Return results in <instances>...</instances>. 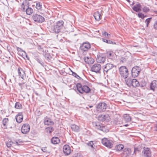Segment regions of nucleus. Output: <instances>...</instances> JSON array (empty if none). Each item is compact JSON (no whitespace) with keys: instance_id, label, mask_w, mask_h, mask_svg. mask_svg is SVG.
<instances>
[{"instance_id":"obj_1","label":"nucleus","mask_w":157,"mask_h":157,"mask_svg":"<svg viewBox=\"0 0 157 157\" xmlns=\"http://www.w3.org/2000/svg\"><path fill=\"white\" fill-rule=\"evenodd\" d=\"M64 22L62 20H60L57 21L56 24L51 27V32L58 33L60 32L61 29L63 26Z\"/></svg>"},{"instance_id":"obj_2","label":"nucleus","mask_w":157,"mask_h":157,"mask_svg":"<svg viewBox=\"0 0 157 157\" xmlns=\"http://www.w3.org/2000/svg\"><path fill=\"white\" fill-rule=\"evenodd\" d=\"M29 3L27 0H24L21 5V9L22 11H25L27 14L30 15L33 12V9L29 7Z\"/></svg>"},{"instance_id":"obj_3","label":"nucleus","mask_w":157,"mask_h":157,"mask_svg":"<svg viewBox=\"0 0 157 157\" xmlns=\"http://www.w3.org/2000/svg\"><path fill=\"white\" fill-rule=\"evenodd\" d=\"M76 87L78 92L81 94L84 93H88L90 91V89L88 86L86 85L82 86L81 84L79 83L77 84Z\"/></svg>"},{"instance_id":"obj_4","label":"nucleus","mask_w":157,"mask_h":157,"mask_svg":"<svg viewBox=\"0 0 157 157\" xmlns=\"http://www.w3.org/2000/svg\"><path fill=\"white\" fill-rule=\"evenodd\" d=\"M119 73L121 77L123 78L126 79L128 76V70L126 67L124 66H122L119 68Z\"/></svg>"},{"instance_id":"obj_5","label":"nucleus","mask_w":157,"mask_h":157,"mask_svg":"<svg viewBox=\"0 0 157 157\" xmlns=\"http://www.w3.org/2000/svg\"><path fill=\"white\" fill-rule=\"evenodd\" d=\"M102 144L106 147L110 148L113 147V142L112 140L107 138H104L101 140Z\"/></svg>"},{"instance_id":"obj_6","label":"nucleus","mask_w":157,"mask_h":157,"mask_svg":"<svg viewBox=\"0 0 157 157\" xmlns=\"http://www.w3.org/2000/svg\"><path fill=\"white\" fill-rule=\"evenodd\" d=\"M32 18L35 21L38 23H42L45 20L43 17L36 14H34L32 16Z\"/></svg>"},{"instance_id":"obj_7","label":"nucleus","mask_w":157,"mask_h":157,"mask_svg":"<svg viewBox=\"0 0 157 157\" xmlns=\"http://www.w3.org/2000/svg\"><path fill=\"white\" fill-rule=\"evenodd\" d=\"M141 71V69L138 66L133 67L132 70V75L133 77L135 78L137 77Z\"/></svg>"},{"instance_id":"obj_8","label":"nucleus","mask_w":157,"mask_h":157,"mask_svg":"<svg viewBox=\"0 0 157 157\" xmlns=\"http://www.w3.org/2000/svg\"><path fill=\"white\" fill-rule=\"evenodd\" d=\"M101 68L100 64L98 63H94L91 66V71L96 73H100Z\"/></svg>"},{"instance_id":"obj_9","label":"nucleus","mask_w":157,"mask_h":157,"mask_svg":"<svg viewBox=\"0 0 157 157\" xmlns=\"http://www.w3.org/2000/svg\"><path fill=\"white\" fill-rule=\"evenodd\" d=\"M107 107V105L105 103H100L97 106V111L100 112H104L105 110Z\"/></svg>"},{"instance_id":"obj_10","label":"nucleus","mask_w":157,"mask_h":157,"mask_svg":"<svg viewBox=\"0 0 157 157\" xmlns=\"http://www.w3.org/2000/svg\"><path fill=\"white\" fill-rule=\"evenodd\" d=\"M142 155L143 157H151V151L150 148H144L142 152Z\"/></svg>"},{"instance_id":"obj_11","label":"nucleus","mask_w":157,"mask_h":157,"mask_svg":"<svg viewBox=\"0 0 157 157\" xmlns=\"http://www.w3.org/2000/svg\"><path fill=\"white\" fill-rule=\"evenodd\" d=\"M98 119L99 121H108L110 119V117L108 114L104 115H99L98 117Z\"/></svg>"},{"instance_id":"obj_12","label":"nucleus","mask_w":157,"mask_h":157,"mask_svg":"<svg viewBox=\"0 0 157 157\" xmlns=\"http://www.w3.org/2000/svg\"><path fill=\"white\" fill-rule=\"evenodd\" d=\"M30 129L29 125L28 124H25L21 127V132L23 134H26L29 132Z\"/></svg>"},{"instance_id":"obj_13","label":"nucleus","mask_w":157,"mask_h":157,"mask_svg":"<svg viewBox=\"0 0 157 157\" xmlns=\"http://www.w3.org/2000/svg\"><path fill=\"white\" fill-rule=\"evenodd\" d=\"M18 73L19 78H21L23 80H25L26 78V74L25 71L21 68L18 69Z\"/></svg>"},{"instance_id":"obj_14","label":"nucleus","mask_w":157,"mask_h":157,"mask_svg":"<svg viewBox=\"0 0 157 157\" xmlns=\"http://www.w3.org/2000/svg\"><path fill=\"white\" fill-rule=\"evenodd\" d=\"M91 46L90 44L89 43H83L80 46L81 50L83 51H86L90 48Z\"/></svg>"},{"instance_id":"obj_15","label":"nucleus","mask_w":157,"mask_h":157,"mask_svg":"<svg viewBox=\"0 0 157 157\" xmlns=\"http://www.w3.org/2000/svg\"><path fill=\"white\" fill-rule=\"evenodd\" d=\"M113 67V65L112 63H108L106 64L104 66L103 68L104 73H105V72L107 73L109 71L112 69Z\"/></svg>"},{"instance_id":"obj_16","label":"nucleus","mask_w":157,"mask_h":157,"mask_svg":"<svg viewBox=\"0 0 157 157\" xmlns=\"http://www.w3.org/2000/svg\"><path fill=\"white\" fill-rule=\"evenodd\" d=\"M64 153L67 155H68L71 153V150L70 146L68 145H64L63 148Z\"/></svg>"},{"instance_id":"obj_17","label":"nucleus","mask_w":157,"mask_h":157,"mask_svg":"<svg viewBox=\"0 0 157 157\" xmlns=\"http://www.w3.org/2000/svg\"><path fill=\"white\" fill-rule=\"evenodd\" d=\"M106 57L103 56L102 55L97 56V62L100 63H103L105 61Z\"/></svg>"},{"instance_id":"obj_18","label":"nucleus","mask_w":157,"mask_h":157,"mask_svg":"<svg viewBox=\"0 0 157 157\" xmlns=\"http://www.w3.org/2000/svg\"><path fill=\"white\" fill-rule=\"evenodd\" d=\"M150 88L151 90L154 91L157 88V81H152L150 84Z\"/></svg>"},{"instance_id":"obj_19","label":"nucleus","mask_w":157,"mask_h":157,"mask_svg":"<svg viewBox=\"0 0 157 157\" xmlns=\"http://www.w3.org/2000/svg\"><path fill=\"white\" fill-rule=\"evenodd\" d=\"M44 123L45 124L48 125H52L54 124V122L52 121V120L47 117L45 118Z\"/></svg>"},{"instance_id":"obj_20","label":"nucleus","mask_w":157,"mask_h":157,"mask_svg":"<svg viewBox=\"0 0 157 157\" xmlns=\"http://www.w3.org/2000/svg\"><path fill=\"white\" fill-rule=\"evenodd\" d=\"M15 118L17 122L18 123H20L21 122L23 119V116L22 113L21 112L19 113L18 115L16 116Z\"/></svg>"},{"instance_id":"obj_21","label":"nucleus","mask_w":157,"mask_h":157,"mask_svg":"<svg viewBox=\"0 0 157 157\" xmlns=\"http://www.w3.org/2000/svg\"><path fill=\"white\" fill-rule=\"evenodd\" d=\"M132 9L136 12L140 11L141 10V5L140 3H137L132 7Z\"/></svg>"},{"instance_id":"obj_22","label":"nucleus","mask_w":157,"mask_h":157,"mask_svg":"<svg viewBox=\"0 0 157 157\" xmlns=\"http://www.w3.org/2000/svg\"><path fill=\"white\" fill-rule=\"evenodd\" d=\"M101 11H97L94 13V16L97 21H99L101 19L100 17L101 16Z\"/></svg>"},{"instance_id":"obj_23","label":"nucleus","mask_w":157,"mask_h":157,"mask_svg":"<svg viewBox=\"0 0 157 157\" xmlns=\"http://www.w3.org/2000/svg\"><path fill=\"white\" fill-rule=\"evenodd\" d=\"M139 82L136 79L134 78L132 80L131 86L136 87L139 86Z\"/></svg>"},{"instance_id":"obj_24","label":"nucleus","mask_w":157,"mask_h":157,"mask_svg":"<svg viewBox=\"0 0 157 157\" xmlns=\"http://www.w3.org/2000/svg\"><path fill=\"white\" fill-rule=\"evenodd\" d=\"M51 141L52 144H55L59 143L60 140L58 137H54L52 138Z\"/></svg>"},{"instance_id":"obj_25","label":"nucleus","mask_w":157,"mask_h":157,"mask_svg":"<svg viewBox=\"0 0 157 157\" xmlns=\"http://www.w3.org/2000/svg\"><path fill=\"white\" fill-rule=\"evenodd\" d=\"M37 49L39 51L40 53H45L46 52V48L45 47L38 45L37 47Z\"/></svg>"},{"instance_id":"obj_26","label":"nucleus","mask_w":157,"mask_h":157,"mask_svg":"<svg viewBox=\"0 0 157 157\" xmlns=\"http://www.w3.org/2000/svg\"><path fill=\"white\" fill-rule=\"evenodd\" d=\"M84 59L85 62L89 64H91L94 62V59L90 57L89 58L87 57L86 58H85Z\"/></svg>"},{"instance_id":"obj_27","label":"nucleus","mask_w":157,"mask_h":157,"mask_svg":"<svg viewBox=\"0 0 157 157\" xmlns=\"http://www.w3.org/2000/svg\"><path fill=\"white\" fill-rule=\"evenodd\" d=\"M71 128L72 130L75 132H78L79 131V128L78 126L73 124L71 125Z\"/></svg>"},{"instance_id":"obj_28","label":"nucleus","mask_w":157,"mask_h":157,"mask_svg":"<svg viewBox=\"0 0 157 157\" xmlns=\"http://www.w3.org/2000/svg\"><path fill=\"white\" fill-rule=\"evenodd\" d=\"M43 55H44V57L48 61H49L51 58V56L50 54L48 52V51L47 52H46V53H43Z\"/></svg>"},{"instance_id":"obj_29","label":"nucleus","mask_w":157,"mask_h":157,"mask_svg":"<svg viewBox=\"0 0 157 157\" xmlns=\"http://www.w3.org/2000/svg\"><path fill=\"white\" fill-rule=\"evenodd\" d=\"M124 148V146L122 144L117 145L115 148V150L117 151H120L122 150Z\"/></svg>"},{"instance_id":"obj_30","label":"nucleus","mask_w":157,"mask_h":157,"mask_svg":"<svg viewBox=\"0 0 157 157\" xmlns=\"http://www.w3.org/2000/svg\"><path fill=\"white\" fill-rule=\"evenodd\" d=\"M124 120L127 122L130 121L131 120V118L128 114H125L123 116Z\"/></svg>"},{"instance_id":"obj_31","label":"nucleus","mask_w":157,"mask_h":157,"mask_svg":"<svg viewBox=\"0 0 157 157\" xmlns=\"http://www.w3.org/2000/svg\"><path fill=\"white\" fill-rule=\"evenodd\" d=\"M8 122V118H4L2 121V123L4 127H3L4 128H7L6 124Z\"/></svg>"},{"instance_id":"obj_32","label":"nucleus","mask_w":157,"mask_h":157,"mask_svg":"<svg viewBox=\"0 0 157 157\" xmlns=\"http://www.w3.org/2000/svg\"><path fill=\"white\" fill-rule=\"evenodd\" d=\"M132 80V79L130 78H128L127 80H125L126 83L128 86H131Z\"/></svg>"},{"instance_id":"obj_33","label":"nucleus","mask_w":157,"mask_h":157,"mask_svg":"<svg viewBox=\"0 0 157 157\" xmlns=\"http://www.w3.org/2000/svg\"><path fill=\"white\" fill-rule=\"evenodd\" d=\"M15 107L16 109H20L22 108V106L20 103L17 102L15 103Z\"/></svg>"},{"instance_id":"obj_34","label":"nucleus","mask_w":157,"mask_h":157,"mask_svg":"<svg viewBox=\"0 0 157 157\" xmlns=\"http://www.w3.org/2000/svg\"><path fill=\"white\" fill-rule=\"evenodd\" d=\"M36 8L38 10H40L42 8V5L39 2H36Z\"/></svg>"},{"instance_id":"obj_35","label":"nucleus","mask_w":157,"mask_h":157,"mask_svg":"<svg viewBox=\"0 0 157 157\" xmlns=\"http://www.w3.org/2000/svg\"><path fill=\"white\" fill-rule=\"evenodd\" d=\"M95 126L96 128L99 130H102L103 128V126L101 125L99 123H97L96 124Z\"/></svg>"},{"instance_id":"obj_36","label":"nucleus","mask_w":157,"mask_h":157,"mask_svg":"<svg viewBox=\"0 0 157 157\" xmlns=\"http://www.w3.org/2000/svg\"><path fill=\"white\" fill-rule=\"evenodd\" d=\"M143 11L145 13H147L150 11V9L149 7L146 6H144L142 8Z\"/></svg>"},{"instance_id":"obj_37","label":"nucleus","mask_w":157,"mask_h":157,"mask_svg":"<svg viewBox=\"0 0 157 157\" xmlns=\"http://www.w3.org/2000/svg\"><path fill=\"white\" fill-rule=\"evenodd\" d=\"M139 18H140L142 19H144V18L147 16L146 15H145L142 13H139L137 14Z\"/></svg>"},{"instance_id":"obj_38","label":"nucleus","mask_w":157,"mask_h":157,"mask_svg":"<svg viewBox=\"0 0 157 157\" xmlns=\"http://www.w3.org/2000/svg\"><path fill=\"white\" fill-rule=\"evenodd\" d=\"M86 144L89 147H90L92 149H93L94 148V144L93 143V141H90L88 143H86Z\"/></svg>"},{"instance_id":"obj_39","label":"nucleus","mask_w":157,"mask_h":157,"mask_svg":"<svg viewBox=\"0 0 157 157\" xmlns=\"http://www.w3.org/2000/svg\"><path fill=\"white\" fill-rule=\"evenodd\" d=\"M152 19L151 17H150L147 19L145 21V23H146V26L148 27V25L150 22H151V20Z\"/></svg>"},{"instance_id":"obj_40","label":"nucleus","mask_w":157,"mask_h":157,"mask_svg":"<svg viewBox=\"0 0 157 157\" xmlns=\"http://www.w3.org/2000/svg\"><path fill=\"white\" fill-rule=\"evenodd\" d=\"M36 60L41 65L44 66V62L39 58H36Z\"/></svg>"},{"instance_id":"obj_41","label":"nucleus","mask_w":157,"mask_h":157,"mask_svg":"<svg viewBox=\"0 0 157 157\" xmlns=\"http://www.w3.org/2000/svg\"><path fill=\"white\" fill-rule=\"evenodd\" d=\"M13 144V143L12 141H8L6 142V146L8 147H10L12 146Z\"/></svg>"},{"instance_id":"obj_42","label":"nucleus","mask_w":157,"mask_h":157,"mask_svg":"<svg viewBox=\"0 0 157 157\" xmlns=\"http://www.w3.org/2000/svg\"><path fill=\"white\" fill-rule=\"evenodd\" d=\"M47 131L49 132V133H51L53 131V128L52 126L49 127L47 128Z\"/></svg>"},{"instance_id":"obj_43","label":"nucleus","mask_w":157,"mask_h":157,"mask_svg":"<svg viewBox=\"0 0 157 157\" xmlns=\"http://www.w3.org/2000/svg\"><path fill=\"white\" fill-rule=\"evenodd\" d=\"M71 71L72 72V75L73 76L75 77L76 78H77L78 79H79L81 78L79 76H78V75H77L76 73H75V72H73L72 71Z\"/></svg>"},{"instance_id":"obj_44","label":"nucleus","mask_w":157,"mask_h":157,"mask_svg":"<svg viewBox=\"0 0 157 157\" xmlns=\"http://www.w3.org/2000/svg\"><path fill=\"white\" fill-rule=\"evenodd\" d=\"M107 57L111 58L113 56V52H107Z\"/></svg>"},{"instance_id":"obj_45","label":"nucleus","mask_w":157,"mask_h":157,"mask_svg":"<svg viewBox=\"0 0 157 157\" xmlns=\"http://www.w3.org/2000/svg\"><path fill=\"white\" fill-rule=\"evenodd\" d=\"M102 35L105 36L106 37L109 38L110 36V35L109 34L107 33L104 32L102 33Z\"/></svg>"},{"instance_id":"obj_46","label":"nucleus","mask_w":157,"mask_h":157,"mask_svg":"<svg viewBox=\"0 0 157 157\" xmlns=\"http://www.w3.org/2000/svg\"><path fill=\"white\" fill-rule=\"evenodd\" d=\"M41 150L45 152V153H47L48 152V150H47V147H43L41 149Z\"/></svg>"},{"instance_id":"obj_47","label":"nucleus","mask_w":157,"mask_h":157,"mask_svg":"<svg viewBox=\"0 0 157 157\" xmlns=\"http://www.w3.org/2000/svg\"><path fill=\"white\" fill-rule=\"evenodd\" d=\"M108 42H107V44H116V42L114 41H112L110 40H108Z\"/></svg>"},{"instance_id":"obj_48","label":"nucleus","mask_w":157,"mask_h":157,"mask_svg":"<svg viewBox=\"0 0 157 157\" xmlns=\"http://www.w3.org/2000/svg\"><path fill=\"white\" fill-rule=\"evenodd\" d=\"M154 27L155 29H157V21L154 23Z\"/></svg>"},{"instance_id":"obj_49","label":"nucleus","mask_w":157,"mask_h":157,"mask_svg":"<svg viewBox=\"0 0 157 157\" xmlns=\"http://www.w3.org/2000/svg\"><path fill=\"white\" fill-rule=\"evenodd\" d=\"M17 49L18 52H25L24 51H23L21 48L17 47Z\"/></svg>"},{"instance_id":"obj_50","label":"nucleus","mask_w":157,"mask_h":157,"mask_svg":"<svg viewBox=\"0 0 157 157\" xmlns=\"http://www.w3.org/2000/svg\"><path fill=\"white\" fill-rule=\"evenodd\" d=\"M75 157H82V155L80 153H77Z\"/></svg>"},{"instance_id":"obj_51","label":"nucleus","mask_w":157,"mask_h":157,"mask_svg":"<svg viewBox=\"0 0 157 157\" xmlns=\"http://www.w3.org/2000/svg\"><path fill=\"white\" fill-rule=\"evenodd\" d=\"M96 96L95 95H92L91 96H90V98H92V99H93L92 100L93 101H94V98H95Z\"/></svg>"},{"instance_id":"obj_52","label":"nucleus","mask_w":157,"mask_h":157,"mask_svg":"<svg viewBox=\"0 0 157 157\" xmlns=\"http://www.w3.org/2000/svg\"><path fill=\"white\" fill-rule=\"evenodd\" d=\"M139 150L138 149V148L137 147H135L134 148V153H136L137 151H139Z\"/></svg>"},{"instance_id":"obj_53","label":"nucleus","mask_w":157,"mask_h":157,"mask_svg":"<svg viewBox=\"0 0 157 157\" xmlns=\"http://www.w3.org/2000/svg\"><path fill=\"white\" fill-rule=\"evenodd\" d=\"M102 41L104 42H106V43H107V42H108V40H107V39H105L103 38L102 39Z\"/></svg>"},{"instance_id":"obj_54","label":"nucleus","mask_w":157,"mask_h":157,"mask_svg":"<svg viewBox=\"0 0 157 157\" xmlns=\"http://www.w3.org/2000/svg\"><path fill=\"white\" fill-rule=\"evenodd\" d=\"M88 107H89L90 108H91L93 107V105H88Z\"/></svg>"},{"instance_id":"obj_55","label":"nucleus","mask_w":157,"mask_h":157,"mask_svg":"<svg viewBox=\"0 0 157 157\" xmlns=\"http://www.w3.org/2000/svg\"><path fill=\"white\" fill-rule=\"evenodd\" d=\"M154 13H155V15L157 16V11H154Z\"/></svg>"},{"instance_id":"obj_56","label":"nucleus","mask_w":157,"mask_h":157,"mask_svg":"<svg viewBox=\"0 0 157 157\" xmlns=\"http://www.w3.org/2000/svg\"><path fill=\"white\" fill-rule=\"evenodd\" d=\"M128 126V124H125V125H124V126H125V127H127V126Z\"/></svg>"},{"instance_id":"obj_57","label":"nucleus","mask_w":157,"mask_h":157,"mask_svg":"<svg viewBox=\"0 0 157 157\" xmlns=\"http://www.w3.org/2000/svg\"><path fill=\"white\" fill-rule=\"evenodd\" d=\"M128 3H130L131 1L129 0H126Z\"/></svg>"},{"instance_id":"obj_58","label":"nucleus","mask_w":157,"mask_h":157,"mask_svg":"<svg viewBox=\"0 0 157 157\" xmlns=\"http://www.w3.org/2000/svg\"><path fill=\"white\" fill-rule=\"evenodd\" d=\"M155 127H156V128L157 129V123L155 124Z\"/></svg>"},{"instance_id":"obj_59","label":"nucleus","mask_w":157,"mask_h":157,"mask_svg":"<svg viewBox=\"0 0 157 157\" xmlns=\"http://www.w3.org/2000/svg\"><path fill=\"white\" fill-rule=\"evenodd\" d=\"M134 4V3L133 2H132V4H131V5L132 6V5H133Z\"/></svg>"},{"instance_id":"obj_60","label":"nucleus","mask_w":157,"mask_h":157,"mask_svg":"<svg viewBox=\"0 0 157 157\" xmlns=\"http://www.w3.org/2000/svg\"><path fill=\"white\" fill-rule=\"evenodd\" d=\"M83 0V1H82V2H84V0ZM84 0L85 1V0Z\"/></svg>"},{"instance_id":"obj_61","label":"nucleus","mask_w":157,"mask_h":157,"mask_svg":"<svg viewBox=\"0 0 157 157\" xmlns=\"http://www.w3.org/2000/svg\"><path fill=\"white\" fill-rule=\"evenodd\" d=\"M69 0L70 1H71V0Z\"/></svg>"}]
</instances>
